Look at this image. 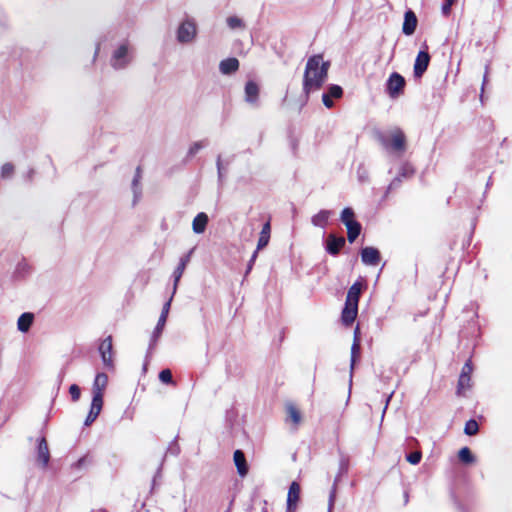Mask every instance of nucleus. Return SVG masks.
Segmentation results:
<instances>
[{"mask_svg": "<svg viewBox=\"0 0 512 512\" xmlns=\"http://www.w3.org/2000/svg\"><path fill=\"white\" fill-rule=\"evenodd\" d=\"M112 337H106L99 346V352L103 361V364L107 368L113 367V359H112Z\"/></svg>", "mask_w": 512, "mask_h": 512, "instance_id": "obj_9", "label": "nucleus"}, {"mask_svg": "<svg viewBox=\"0 0 512 512\" xmlns=\"http://www.w3.org/2000/svg\"><path fill=\"white\" fill-rule=\"evenodd\" d=\"M358 313V305L345 302V307L342 311V321L346 325L354 322Z\"/></svg>", "mask_w": 512, "mask_h": 512, "instance_id": "obj_21", "label": "nucleus"}, {"mask_svg": "<svg viewBox=\"0 0 512 512\" xmlns=\"http://www.w3.org/2000/svg\"><path fill=\"white\" fill-rule=\"evenodd\" d=\"M239 62L236 58L226 59V73L234 72L238 69Z\"/></svg>", "mask_w": 512, "mask_h": 512, "instance_id": "obj_36", "label": "nucleus"}, {"mask_svg": "<svg viewBox=\"0 0 512 512\" xmlns=\"http://www.w3.org/2000/svg\"><path fill=\"white\" fill-rule=\"evenodd\" d=\"M421 458H422V454L419 451L412 452L409 455H407V457H406L407 461L412 465L418 464L420 462Z\"/></svg>", "mask_w": 512, "mask_h": 512, "instance_id": "obj_39", "label": "nucleus"}, {"mask_svg": "<svg viewBox=\"0 0 512 512\" xmlns=\"http://www.w3.org/2000/svg\"><path fill=\"white\" fill-rule=\"evenodd\" d=\"M247 34V22L238 14H230L226 17V38L233 41L234 45L240 46L241 37Z\"/></svg>", "mask_w": 512, "mask_h": 512, "instance_id": "obj_3", "label": "nucleus"}, {"mask_svg": "<svg viewBox=\"0 0 512 512\" xmlns=\"http://www.w3.org/2000/svg\"><path fill=\"white\" fill-rule=\"evenodd\" d=\"M361 289L362 286L359 282L354 283L347 293L346 302L358 305Z\"/></svg>", "mask_w": 512, "mask_h": 512, "instance_id": "obj_26", "label": "nucleus"}, {"mask_svg": "<svg viewBox=\"0 0 512 512\" xmlns=\"http://www.w3.org/2000/svg\"><path fill=\"white\" fill-rule=\"evenodd\" d=\"M459 459L464 463H472L474 462V457L468 447H463L460 449L458 453Z\"/></svg>", "mask_w": 512, "mask_h": 512, "instance_id": "obj_31", "label": "nucleus"}, {"mask_svg": "<svg viewBox=\"0 0 512 512\" xmlns=\"http://www.w3.org/2000/svg\"><path fill=\"white\" fill-rule=\"evenodd\" d=\"M456 0H445L444 4L442 5V14L444 16H448L451 12V7L455 3Z\"/></svg>", "mask_w": 512, "mask_h": 512, "instance_id": "obj_43", "label": "nucleus"}, {"mask_svg": "<svg viewBox=\"0 0 512 512\" xmlns=\"http://www.w3.org/2000/svg\"><path fill=\"white\" fill-rule=\"evenodd\" d=\"M405 86V79L398 73L394 72L390 75L387 82V91L391 97L399 96Z\"/></svg>", "mask_w": 512, "mask_h": 512, "instance_id": "obj_8", "label": "nucleus"}, {"mask_svg": "<svg viewBox=\"0 0 512 512\" xmlns=\"http://www.w3.org/2000/svg\"><path fill=\"white\" fill-rule=\"evenodd\" d=\"M14 173V166L13 164L11 163H5L2 167H1V177L3 179H8L10 178Z\"/></svg>", "mask_w": 512, "mask_h": 512, "instance_id": "obj_34", "label": "nucleus"}, {"mask_svg": "<svg viewBox=\"0 0 512 512\" xmlns=\"http://www.w3.org/2000/svg\"><path fill=\"white\" fill-rule=\"evenodd\" d=\"M300 491H301L300 485L297 482H292L289 487V491H288V495H287V511L288 512H294L296 510L297 503L300 498Z\"/></svg>", "mask_w": 512, "mask_h": 512, "instance_id": "obj_11", "label": "nucleus"}, {"mask_svg": "<svg viewBox=\"0 0 512 512\" xmlns=\"http://www.w3.org/2000/svg\"><path fill=\"white\" fill-rule=\"evenodd\" d=\"M473 371L472 363L470 360H468L461 371L459 380H458V387L457 392L458 394H464L467 390L471 388V374Z\"/></svg>", "mask_w": 512, "mask_h": 512, "instance_id": "obj_7", "label": "nucleus"}, {"mask_svg": "<svg viewBox=\"0 0 512 512\" xmlns=\"http://www.w3.org/2000/svg\"><path fill=\"white\" fill-rule=\"evenodd\" d=\"M69 393L71 395V398L74 402L78 401L80 399L81 390L80 387L76 384H72L69 388Z\"/></svg>", "mask_w": 512, "mask_h": 512, "instance_id": "obj_40", "label": "nucleus"}, {"mask_svg": "<svg viewBox=\"0 0 512 512\" xmlns=\"http://www.w3.org/2000/svg\"><path fill=\"white\" fill-rule=\"evenodd\" d=\"M354 216L355 215H354L353 210L351 208L347 207L341 213V221L344 224L345 222L353 220Z\"/></svg>", "mask_w": 512, "mask_h": 512, "instance_id": "obj_38", "label": "nucleus"}, {"mask_svg": "<svg viewBox=\"0 0 512 512\" xmlns=\"http://www.w3.org/2000/svg\"><path fill=\"white\" fill-rule=\"evenodd\" d=\"M361 231V225H354V227H350L347 230V238L350 243H353L355 239L359 236Z\"/></svg>", "mask_w": 512, "mask_h": 512, "instance_id": "obj_32", "label": "nucleus"}, {"mask_svg": "<svg viewBox=\"0 0 512 512\" xmlns=\"http://www.w3.org/2000/svg\"><path fill=\"white\" fill-rule=\"evenodd\" d=\"M259 98V86L253 82H247L245 86V101L249 104L256 105Z\"/></svg>", "mask_w": 512, "mask_h": 512, "instance_id": "obj_19", "label": "nucleus"}, {"mask_svg": "<svg viewBox=\"0 0 512 512\" xmlns=\"http://www.w3.org/2000/svg\"><path fill=\"white\" fill-rule=\"evenodd\" d=\"M224 68H225V65H224V60H221L219 62V71L224 74Z\"/></svg>", "mask_w": 512, "mask_h": 512, "instance_id": "obj_49", "label": "nucleus"}, {"mask_svg": "<svg viewBox=\"0 0 512 512\" xmlns=\"http://www.w3.org/2000/svg\"><path fill=\"white\" fill-rule=\"evenodd\" d=\"M269 239H270V224H269V222H267L263 226L262 231L260 233L257 248L258 249L264 248L268 244Z\"/></svg>", "mask_w": 512, "mask_h": 512, "instance_id": "obj_28", "label": "nucleus"}, {"mask_svg": "<svg viewBox=\"0 0 512 512\" xmlns=\"http://www.w3.org/2000/svg\"><path fill=\"white\" fill-rule=\"evenodd\" d=\"M217 168H218L219 176L221 177L222 176V160H221L220 156L217 159Z\"/></svg>", "mask_w": 512, "mask_h": 512, "instance_id": "obj_48", "label": "nucleus"}, {"mask_svg": "<svg viewBox=\"0 0 512 512\" xmlns=\"http://www.w3.org/2000/svg\"><path fill=\"white\" fill-rule=\"evenodd\" d=\"M108 384V376L105 373H98L94 379L92 386L93 396L103 398V393Z\"/></svg>", "mask_w": 512, "mask_h": 512, "instance_id": "obj_15", "label": "nucleus"}, {"mask_svg": "<svg viewBox=\"0 0 512 512\" xmlns=\"http://www.w3.org/2000/svg\"><path fill=\"white\" fill-rule=\"evenodd\" d=\"M330 62L325 61L323 55L317 54L308 58L303 80L305 93L319 90L328 77Z\"/></svg>", "mask_w": 512, "mask_h": 512, "instance_id": "obj_1", "label": "nucleus"}, {"mask_svg": "<svg viewBox=\"0 0 512 512\" xmlns=\"http://www.w3.org/2000/svg\"><path fill=\"white\" fill-rule=\"evenodd\" d=\"M234 464L240 477H245L248 474V464L244 453L241 450H236L233 456Z\"/></svg>", "mask_w": 512, "mask_h": 512, "instance_id": "obj_16", "label": "nucleus"}, {"mask_svg": "<svg viewBox=\"0 0 512 512\" xmlns=\"http://www.w3.org/2000/svg\"><path fill=\"white\" fill-rule=\"evenodd\" d=\"M479 426L475 420H469L465 425V433L467 435H475L478 432Z\"/></svg>", "mask_w": 512, "mask_h": 512, "instance_id": "obj_35", "label": "nucleus"}, {"mask_svg": "<svg viewBox=\"0 0 512 512\" xmlns=\"http://www.w3.org/2000/svg\"><path fill=\"white\" fill-rule=\"evenodd\" d=\"M285 409L287 414V421L291 422L294 426H298L302 420L301 413L298 408L294 404L289 403L286 405Z\"/></svg>", "mask_w": 512, "mask_h": 512, "instance_id": "obj_24", "label": "nucleus"}, {"mask_svg": "<svg viewBox=\"0 0 512 512\" xmlns=\"http://www.w3.org/2000/svg\"><path fill=\"white\" fill-rule=\"evenodd\" d=\"M352 374H353V371L351 370V371H350V374H349V377H352Z\"/></svg>", "mask_w": 512, "mask_h": 512, "instance_id": "obj_54", "label": "nucleus"}, {"mask_svg": "<svg viewBox=\"0 0 512 512\" xmlns=\"http://www.w3.org/2000/svg\"><path fill=\"white\" fill-rule=\"evenodd\" d=\"M332 215L333 212L330 210H320L318 213L312 216L311 223L315 227L324 228L328 224Z\"/></svg>", "mask_w": 512, "mask_h": 512, "instance_id": "obj_20", "label": "nucleus"}, {"mask_svg": "<svg viewBox=\"0 0 512 512\" xmlns=\"http://www.w3.org/2000/svg\"><path fill=\"white\" fill-rule=\"evenodd\" d=\"M98 416L94 415V413H88L85 421H84V425L85 426H90L96 419H97Z\"/></svg>", "mask_w": 512, "mask_h": 512, "instance_id": "obj_45", "label": "nucleus"}, {"mask_svg": "<svg viewBox=\"0 0 512 512\" xmlns=\"http://www.w3.org/2000/svg\"><path fill=\"white\" fill-rule=\"evenodd\" d=\"M417 23H418V20H417L415 13L411 10L406 11L405 15H404L403 26H402L403 33L407 36L412 35L416 30Z\"/></svg>", "mask_w": 512, "mask_h": 512, "instance_id": "obj_14", "label": "nucleus"}, {"mask_svg": "<svg viewBox=\"0 0 512 512\" xmlns=\"http://www.w3.org/2000/svg\"><path fill=\"white\" fill-rule=\"evenodd\" d=\"M206 140H200L192 143L187 151L186 159L193 158L196 154L199 153L203 148L207 146Z\"/></svg>", "mask_w": 512, "mask_h": 512, "instance_id": "obj_27", "label": "nucleus"}, {"mask_svg": "<svg viewBox=\"0 0 512 512\" xmlns=\"http://www.w3.org/2000/svg\"><path fill=\"white\" fill-rule=\"evenodd\" d=\"M345 243V239L343 237H335L334 235H329L327 240V251L330 254H337L339 250L343 247Z\"/></svg>", "mask_w": 512, "mask_h": 512, "instance_id": "obj_25", "label": "nucleus"}, {"mask_svg": "<svg viewBox=\"0 0 512 512\" xmlns=\"http://www.w3.org/2000/svg\"><path fill=\"white\" fill-rule=\"evenodd\" d=\"M381 141L389 152L402 153L406 148L405 136L401 130L396 128L383 135Z\"/></svg>", "mask_w": 512, "mask_h": 512, "instance_id": "obj_4", "label": "nucleus"}, {"mask_svg": "<svg viewBox=\"0 0 512 512\" xmlns=\"http://www.w3.org/2000/svg\"><path fill=\"white\" fill-rule=\"evenodd\" d=\"M37 461L42 465L43 468L47 467L50 461V451L45 437L38 439Z\"/></svg>", "mask_w": 512, "mask_h": 512, "instance_id": "obj_12", "label": "nucleus"}, {"mask_svg": "<svg viewBox=\"0 0 512 512\" xmlns=\"http://www.w3.org/2000/svg\"><path fill=\"white\" fill-rule=\"evenodd\" d=\"M326 94L330 95L332 98H340L342 96V88L338 85H332L329 87Z\"/></svg>", "mask_w": 512, "mask_h": 512, "instance_id": "obj_37", "label": "nucleus"}, {"mask_svg": "<svg viewBox=\"0 0 512 512\" xmlns=\"http://www.w3.org/2000/svg\"><path fill=\"white\" fill-rule=\"evenodd\" d=\"M98 51H99V46H97V48H96L95 56L97 55Z\"/></svg>", "mask_w": 512, "mask_h": 512, "instance_id": "obj_52", "label": "nucleus"}, {"mask_svg": "<svg viewBox=\"0 0 512 512\" xmlns=\"http://www.w3.org/2000/svg\"><path fill=\"white\" fill-rule=\"evenodd\" d=\"M190 260V255H185L183 257L180 258V261L176 267V269L174 270L173 272V279H174V284H173V292H172V296L176 293V290H177V287H178V283L184 273V270L188 264Z\"/></svg>", "mask_w": 512, "mask_h": 512, "instance_id": "obj_17", "label": "nucleus"}, {"mask_svg": "<svg viewBox=\"0 0 512 512\" xmlns=\"http://www.w3.org/2000/svg\"><path fill=\"white\" fill-rule=\"evenodd\" d=\"M103 408V398L98 396H92V402L89 412L99 416Z\"/></svg>", "mask_w": 512, "mask_h": 512, "instance_id": "obj_29", "label": "nucleus"}, {"mask_svg": "<svg viewBox=\"0 0 512 512\" xmlns=\"http://www.w3.org/2000/svg\"><path fill=\"white\" fill-rule=\"evenodd\" d=\"M135 47L129 39L116 43L112 49L109 64L116 70L127 69L134 60Z\"/></svg>", "mask_w": 512, "mask_h": 512, "instance_id": "obj_2", "label": "nucleus"}, {"mask_svg": "<svg viewBox=\"0 0 512 512\" xmlns=\"http://www.w3.org/2000/svg\"><path fill=\"white\" fill-rule=\"evenodd\" d=\"M34 321V315L30 312H25L20 315V317L17 320V328L19 331L26 333L29 331L31 325Z\"/></svg>", "mask_w": 512, "mask_h": 512, "instance_id": "obj_23", "label": "nucleus"}, {"mask_svg": "<svg viewBox=\"0 0 512 512\" xmlns=\"http://www.w3.org/2000/svg\"><path fill=\"white\" fill-rule=\"evenodd\" d=\"M360 354V340L355 337L351 347V369H354L357 358Z\"/></svg>", "mask_w": 512, "mask_h": 512, "instance_id": "obj_30", "label": "nucleus"}, {"mask_svg": "<svg viewBox=\"0 0 512 512\" xmlns=\"http://www.w3.org/2000/svg\"><path fill=\"white\" fill-rule=\"evenodd\" d=\"M159 380L164 384H174L172 373L169 369H163L160 371Z\"/></svg>", "mask_w": 512, "mask_h": 512, "instance_id": "obj_33", "label": "nucleus"}, {"mask_svg": "<svg viewBox=\"0 0 512 512\" xmlns=\"http://www.w3.org/2000/svg\"><path fill=\"white\" fill-rule=\"evenodd\" d=\"M352 374H353V371L351 370V371H350V374H349V377H352Z\"/></svg>", "mask_w": 512, "mask_h": 512, "instance_id": "obj_53", "label": "nucleus"}, {"mask_svg": "<svg viewBox=\"0 0 512 512\" xmlns=\"http://www.w3.org/2000/svg\"><path fill=\"white\" fill-rule=\"evenodd\" d=\"M344 225L346 226V228L348 230V229H350V227H354V225H359V223L357 221H355V219H353L351 221L345 222Z\"/></svg>", "mask_w": 512, "mask_h": 512, "instance_id": "obj_47", "label": "nucleus"}, {"mask_svg": "<svg viewBox=\"0 0 512 512\" xmlns=\"http://www.w3.org/2000/svg\"><path fill=\"white\" fill-rule=\"evenodd\" d=\"M172 298L173 297L171 296L170 299L163 305V308H162L161 314L159 316L157 325L154 328V330L152 332V335H151V338H150V343H149V346H148L147 356L149 354H151L152 350L156 346L157 341L159 340V338H160V336H161V334L163 332V329L165 327V324H166V321H167V317H168V314H169Z\"/></svg>", "mask_w": 512, "mask_h": 512, "instance_id": "obj_6", "label": "nucleus"}, {"mask_svg": "<svg viewBox=\"0 0 512 512\" xmlns=\"http://www.w3.org/2000/svg\"><path fill=\"white\" fill-rule=\"evenodd\" d=\"M389 400H390V398H388V399L386 400V405H388ZM385 407H387V406H385ZM384 410H386V408H384ZM383 413H385V411H383Z\"/></svg>", "mask_w": 512, "mask_h": 512, "instance_id": "obj_51", "label": "nucleus"}, {"mask_svg": "<svg viewBox=\"0 0 512 512\" xmlns=\"http://www.w3.org/2000/svg\"><path fill=\"white\" fill-rule=\"evenodd\" d=\"M86 466H87V457L84 456V457H81L80 459H78L75 463H73L71 465V468L74 470H81Z\"/></svg>", "mask_w": 512, "mask_h": 512, "instance_id": "obj_42", "label": "nucleus"}, {"mask_svg": "<svg viewBox=\"0 0 512 512\" xmlns=\"http://www.w3.org/2000/svg\"><path fill=\"white\" fill-rule=\"evenodd\" d=\"M334 498H335V493H334V492H332V493L330 494V497H329L328 512H332L333 505H334Z\"/></svg>", "mask_w": 512, "mask_h": 512, "instance_id": "obj_46", "label": "nucleus"}, {"mask_svg": "<svg viewBox=\"0 0 512 512\" xmlns=\"http://www.w3.org/2000/svg\"><path fill=\"white\" fill-rule=\"evenodd\" d=\"M430 62V56L426 51H420L416 57L414 63V75L417 78H420L424 72L427 70Z\"/></svg>", "mask_w": 512, "mask_h": 512, "instance_id": "obj_10", "label": "nucleus"}, {"mask_svg": "<svg viewBox=\"0 0 512 512\" xmlns=\"http://www.w3.org/2000/svg\"><path fill=\"white\" fill-rule=\"evenodd\" d=\"M197 36V24L194 18L183 19L176 31V39L180 44L192 43Z\"/></svg>", "mask_w": 512, "mask_h": 512, "instance_id": "obj_5", "label": "nucleus"}, {"mask_svg": "<svg viewBox=\"0 0 512 512\" xmlns=\"http://www.w3.org/2000/svg\"><path fill=\"white\" fill-rule=\"evenodd\" d=\"M141 178H142L141 168L137 167L134 177H133V180H132V184H131V189L133 192V205H135L139 201V199L141 198V195H142V187H141V183H140Z\"/></svg>", "mask_w": 512, "mask_h": 512, "instance_id": "obj_18", "label": "nucleus"}, {"mask_svg": "<svg viewBox=\"0 0 512 512\" xmlns=\"http://www.w3.org/2000/svg\"><path fill=\"white\" fill-rule=\"evenodd\" d=\"M358 335H359V327H357V328L355 329V332H354V338H355V337H357V338L359 339V336H358Z\"/></svg>", "mask_w": 512, "mask_h": 512, "instance_id": "obj_50", "label": "nucleus"}, {"mask_svg": "<svg viewBox=\"0 0 512 512\" xmlns=\"http://www.w3.org/2000/svg\"><path fill=\"white\" fill-rule=\"evenodd\" d=\"M208 223V216L204 212L198 213L192 222L193 232L196 234H201L205 231L206 225Z\"/></svg>", "mask_w": 512, "mask_h": 512, "instance_id": "obj_22", "label": "nucleus"}, {"mask_svg": "<svg viewBox=\"0 0 512 512\" xmlns=\"http://www.w3.org/2000/svg\"><path fill=\"white\" fill-rule=\"evenodd\" d=\"M180 451H181V449H180V446L177 443L176 439L173 440L167 448V453H169L173 456H178L180 454Z\"/></svg>", "mask_w": 512, "mask_h": 512, "instance_id": "obj_41", "label": "nucleus"}, {"mask_svg": "<svg viewBox=\"0 0 512 512\" xmlns=\"http://www.w3.org/2000/svg\"><path fill=\"white\" fill-rule=\"evenodd\" d=\"M322 101H323V104L327 107V108H331L333 107L334 103H333V100H332V97H330V95L328 94H323L322 96Z\"/></svg>", "mask_w": 512, "mask_h": 512, "instance_id": "obj_44", "label": "nucleus"}, {"mask_svg": "<svg viewBox=\"0 0 512 512\" xmlns=\"http://www.w3.org/2000/svg\"><path fill=\"white\" fill-rule=\"evenodd\" d=\"M361 259L364 264L375 266L380 261V253L374 247H365L361 251Z\"/></svg>", "mask_w": 512, "mask_h": 512, "instance_id": "obj_13", "label": "nucleus"}]
</instances>
